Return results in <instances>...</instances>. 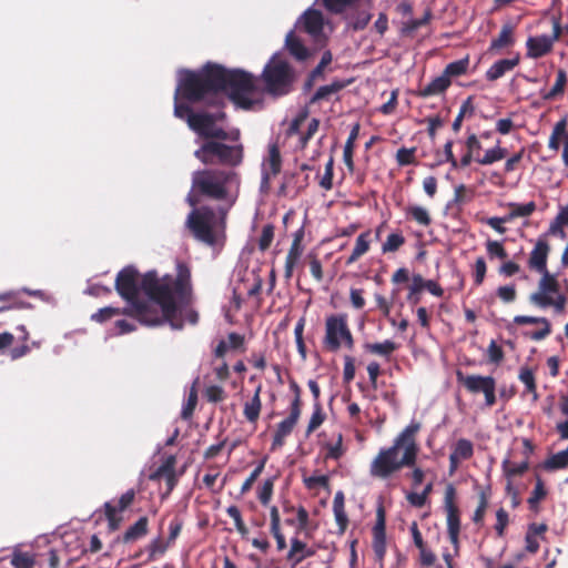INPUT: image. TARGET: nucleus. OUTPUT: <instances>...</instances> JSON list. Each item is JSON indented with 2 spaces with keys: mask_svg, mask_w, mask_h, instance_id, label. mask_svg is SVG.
I'll use <instances>...</instances> for the list:
<instances>
[{
  "mask_svg": "<svg viewBox=\"0 0 568 568\" xmlns=\"http://www.w3.org/2000/svg\"><path fill=\"white\" fill-rule=\"evenodd\" d=\"M348 81L335 80L327 85L320 87L310 100V103H316L321 100H329L333 94L338 93L348 85Z\"/></svg>",
  "mask_w": 568,
  "mask_h": 568,
  "instance_id": "27",
  "label": "nucleus"
},
{
  "mask_svg": "<svg viewBox=\"0 0 568 568\" xmlns=\"http://www.w3.org/2000/svg\"><path fill=\"white\" fill-rule=\"evenodd\" d=\"M508 154L507 149L500 146V140L497 141L496 145L488 149L483 156H476L475 162L480 165H491L495 162L504 160Z\"/></svg>",
  "mask_w": 568,
  "mask_h": 568,
  "instance_id": "33",
  "label": "nucleus"
},
{
  "mask_svg": "<svg viewBox=\"0 0 568 568\" xmlns=\"http://www.w3.org/2000/svg\"><path fill=\"white\" fill-rule=\"evenodd\" d=\"M469 67V57L448 63L443 73L452 81V78L460 77L467 73Z\"/></svg>",
  "mask_w": 568,
  "mask_h": 568,
  "instance_id": "40",
  "label": "nucleus"
},
{
  "mask_svg": "<svg viewBox=\"0 0 568 568\" xmlns=\"http://www.w3.org/2000/svg\"><path fill=\"white\" fill-rule=\"evenodd\" d=\"M17 329L21 333L17 339L20 343L19 346L9 349V355L12 361L19 359L30 353L31 346L28 344L30 338L29 332L24 325H20Z\"/></svg>",
  "mask_w": 568,
  "mask_h": 568,
  "instance_id": "30",
  "label": "nucleus"
},
{
  "mask_svg": "<svg viewBox=\"0 0 568 568\" xmlns=\"http://www.w3.org/2000/svg\"><path fill=\"white\" fill-rule=\"evenodd\" d=\"M424 290L423 286V276L420 274H414L412 278V284L409 286V293L407 295V301L412 305H416L420 302V293Z\"/></svg>",
  "mask_w": 568,
  "mask_h": 568,
  "instance_id": "50",
  "label": "nucleus"
},
{
  "mask_svg": "<svg viewBox=\"0 0 568 568\" xmlns=\"http://www.w3.org/2000/svg\"><path fill=\"white\" fill-rule=\"evenodd\" d=\"M314 551L307 549L304 541L293 538L291 540V549L287 554V559L292 560L295 565L302 562L306 557H310Z\"/></svg>",
  "mask_w": 568,
  "mask_h": 568,
  "instance_id": "35",
  "label": "nucleus"
},
{
  "mask_svg": "<svg viewBox=\"0 0 568 568\" xmlns=\"http://www.w3.org/2000/svg\"><path fill=\"white\" fill-rule=\"evenodd\" d=\"M444 509L447 530H460V510L456 503V488L452 484L447 485L445 489Z\"/></svg>",
  "mask_w": 568,
  "mask_h": 568,
  "instance_id": "18",
  "label": "nucleus"
},
{
  "mask_svg": "<svg viewBox=\"0 0 568 568\" xmlns=\"http://www.w3.org/2000/svg\"><path fill=\"white\" fill-rule=\"evenodd\" d=\"M420 423L416 420H412L409 425H407L400 434L394 439L393 447L399 452V449H404V464H414L416 463L418 445L416 443V435L420 430Z\"/></svg>",
  "mask_w": 568,
  "mask_h": 568,
  "instance_id": "13",
  "label": "nucleus"
},
{
  "mask_svg": "<svg viewBox=\"0 0 568 568\" xmlns=\"http://www.w3.org/2000/svg\"><path fill=\"white\" fill-rule=\"evenodd\" d=\"M141 288L149 297L145 305H140L143 325L169 324L174 331L183 329V310L193 302L191 270L185 263L176 264L175 275L160 277L156 271L146 272L142 275Z\"/></svg>",
  "mask_w": 568,
  "mask_h": 568,
  "instance_id": "2",
  "label": "nucleus"
},
{
  "mask_svg": "<svg viewBox=\"0 0 568 568\" xmlns=\"http://www.w3.org/2000/svg\"><path fill=\"white\" fill-rule=\"evenodd\" d=\"M139 271L133 265L123 267L115 277L114 287L116 293L128 303V306L145 305L146 301L139 298L141 288Z\"/></svg>",
  "mask_w": 568,
  "mask_h": 568,
  "instance_id": "10",
  "label": "nucleus"
},
{
  "mask_svg": "<svg viewBox=\"0 0 568 568\" xmlns=\"http://www.w3.org/2000/svg\"><path fill=\"white\" fill-rule=\"evenodd\" d=\"M215 221V211L211 206L204 205L193 209L189 213L186 226L196 240L207 245H214L216 243L214 233Z\"/></svg>",
  "mask_w": 568,
  "mask_h": 568,
  "instance_id": "8",
  "label": "nucleus"
},
{
  "mask_svg": "<svg viewBox=\"0 0 568 568\" xmlns=\"http://www.w3.org/2000/svg\"><path fill=\"white\" fill-rule=\"evenodd\" d=\"M170 547L171 544H169L168 540H164L161 536L154 538L146 546V551L149 554L148 559L150 561L158 559L163 556Z\"/></svg>",
  "mask_w": 568,
  "mask_h": 568,
  "instance_id": "39",
  "label": "nucleus"
},
{
  "mask_svg": "<svg viewBox=\"0 0 568 568\" xmlns=\"http://www.w3.org/2000/svg\"><path fill=\"white\" fill-rule=\"evenodd\" d=\"M274 239V225L266 224L262 229V234L258 239V250L265 252L271 246Z\"/></svg>",
  "mask_w": 568,
  "mask_h": 568,
  "instance_id": "59",
  "label": "nucleus"
},
{
  "mask_svg": "<svg viewBox=\"0 0 568 568\" xmlns=\"http://www.w3.org/2000/svg\"><path fill=\"white\" fill-rule=\"evenodd\" d=\"M226 514L234 520L235 528L237 532L245 537L248 534V529L243 521L241 511L237 506L232 505L226 508Z\"/></svg>",
  "mask_w": 568,
  "mask_h": 568,
  "instance_id": "55",
  "label": "nucleus"
},
{
  "mask_svg": "<svg viewBox=\"0 0 568 568\" xmlns=\"http://www.w3.org/2000/svg\"><path fill=\"white\" fill-rule=\"evenodd\" d=\"M282 170V156L276 143L268 145L267 156L262 163V187L268 189L271 179L278 175Z\"/></svg>",
  "mask_w": 568,
  "mask_h": 568,
  "instance_id": "15",
  "label": "nucleus"
},
{
  "mask_svg": "<svg viewBox=\"0 0 568 568\" xmlns=\"http://www.w3.org/2000/svg\"><path fill=\"white\" fill-rule=\"evenodd\" d=\"M450 454L460 460H468L474 455V445L469 439L460 438L455 443Z\"/></svg>",
  "mask_w": 568,
  "mask_h": 568,
  "instance_id": "41",
  "label": "nucleus"
},
{
  "mask_svg": "<svg viewBox=\"0 0 568 568\" xmlns=\"http://www.w3.org/2000/svg\"><path fill=\"white\" fill-rule=\"evenodd\" d=\"M514 42V27L510 23H505L501 27L499 36L491 41L489 51H497L503 48L510 47Z\"/></svg>",
  "mask_w": 568,
  "mask_h": 568,
  "instance_id": "32",
  "label": "nucleus"
},
{
  "mask_svg": "<svg viewBox=\"0 0 568 568\" xmlns=\"http://www.w3.org/2000/svg\"><path fill=\"white\" fill-rule=\"evenodd\" d=\"M333 513L335 521L338 526L337 534L344 535L348 527V516L345 510V497L343 491H337L333 499Z\"/></svg>",
  "mask_w": 568,
  "mask_h": 568,
  "instance_id": "24",
  "label": "nucleus"
},
{
  "mask_svg": "<svg viewBox=\"0 0 568 568\" xmlns=\"http://www.w3.org/2000/svg\"><path fill=\"white\" fill-rule=\"evenodd\" d=\"M175 464L176 459L171 455L150 475L151 480H165L168 488L166 494H170L178 483Z\"/></svg>",
  "mask_w": 568,
  "mask_h": 568,
  "instance_id": "19",
  "label": "nucleus"
},
{
  "mask_svg": "<svg viewBox=\"0 0 568 568\" xmlns=\"http://www.w3.org/2000/svg\"><path fill=\"white\" fill-rule=\"evenodd\" d=\"M302 414V409H298L297 400L291 403L290 415L283 419L278 425L273 436L272 449L282 447L285 438L292 433L295 425L297 424Z\"/></svg>",
  "mask_w": 568,
  "mask_h": 568,
  "instance_id": "16",
  "label": "nucleus"
},
{
  "mask_svg": "<svg viewBox=\"0 0 568 568\" xmlns=\"http://www.w3.org/2000/svg\"><path fill=\"white\" fill-rule=\"evenodd\" d=\"M364 348L371 354L388 357L397 349V344L385 339L382 343H367Z\"/></svg>",
  "mask_w": 568,
  "mask_h": 568,
  "instance_id": "36",
  "label": "nucleus"
},
{
  "mask_svg": "<svg viewBox=\"0 0 568 568\" xmlns=\"http://www.w3.org/2000/svg\"><path fill=\"white\" fill-rule=\"evenodd\" d=\"M372 532L375 560L383 566L386 555V513L382 504L376 509V523Z\"/></svg>",
  "mask_w": 568,
  "mask_h": 568,
  "instance_id": "14",
  "label": "nucleus"
},
{
  "mask_svg": "<svg viewBox=\"0 0 568 568\" xmlns=\"http://www.w3.org/2000/svg\"><path fill=\"white\" fill-rule=\"evenodd\" d=\"M274 489V478H267L264 480L261 489L258 490L257 497L263 506H267L272 499Z\"/></svg>",
  "mask_w": 568,
  "mask_h": 568,
  "instance_id": "61",
  "label": "nucleus"
},
{
  "mask_svg": "<svg viewBox=\"0 0 568 568\" xmlns=\"http://www.w3.org/2000/svg\"><path fill=\"white\" fill-rule=\"evenodd\" d=\"M547 490L545 488L544 481L539 476L536 477L535 488L528 498V504L531 509H535L537 505L546 497Z\"/></svg>",
  "mask_w": 568,
  "mask_h": 568,
  "instance_id": "54",
  "label": "nucleus"
},
{
  "mask_svg": "<svg viewBox=\"0 0 568 568\" xmlns=\"http://www.w3.org/2000/svg\"><path fill=\"white\" fill-rule=\"evenodd\" d=\"M416 148H400L396 152V161L399 166L416 164Z\"/></svg>",
  "mask_w": 568,
  "mask_h": 568,
  "instance_id": "56",
  "label": "nucleus"
},
{
  "mask_svg": "<svg viewBox=\"0 0 568 568\" xmlns=\"http://www.w3.org/2000/svg\"><path fill=\"white\" fill-rule=\"evenodd\" d=\"M262 409L261 397L253 396L250 402L244 404L243 415L250 423H256Z\"/></svg>",
  "mask_w": 568,
  "mask_h": 568,
  "instance_id": "46",
  "label": "nucleus"
},
{
  "mask_svg": "<svg viewBox=\"0 0 568 568\" xmlns=\"http://www.w3.org/2000/svg\"><path fill=\"white\" fill-rule=\"evenodd\" d=\"M405 244V237L400 231L390 233L382 245L384 254L397 252Z\"/></svg>",
  "mask_w": 568,
  "mask_h": 568,
  "instance_id": "47",
  "label": "nucleus"
},
{
  "mask_svg": "<svg viewBox=\"0 0 568 568\" xmlns=\"http://www.w3.org/2000/svg\"><path fill=\"white\" fill-rule=\"evenodd\" d=\"M216 112L200 111V114L193 115L190 129L202 139L225 140L227 131L216 126V122H223L226 119L224 108H216Z\"/></svg>",
  "mask_w": 568,
  "mask_h": 568,
  "instance_id": "9",
  "label": "nucleus"
},
{
  "mask_svg": "<svg viewBox=\"0 0 568 568\" xmlns=\"http://www.w3.org/2000/svg\"><path fill=\"white\" fill-rule=\"evenodd\" d=\"M204 397L210 403H220L226 398V393L222 386L210 385L204 389Z\"/></svg>",
  "mask_w": 568,
  "mask_h": 568,
  "instance_id": "57",
  "label": "nucleus"
},
{
  "mask_svg": "<svg viewBox=\"0 0 568 568\" xmlns=\"http://www.w3.org/2000/svg\"><path fill=\"white\" fill-rule=\"evenodd\" d=\"M541 277L538 282V291L534 292L529 296L530 303L540 307H554L557 314H561L565 311L567 304V296L560 293V285L558 280L549 271L538 272Z\"/></svg>",
  "mask_w": 568,
  "mask_h": 568,
  "instance_id": "7",
  "label": "nucleus"
},
{
  "mask_svg": "<svg viewBox=\"0 0 568 568\" xmlns=\"http://www.w3.org/2000/svg\"><path fill=\"white\" fill-rule=\"evenodd\" d=\"M323 447L326 450L325 459L338 460L342 458V456L345 454L342 433L336 435V440L334 443H325Z\"/></svg>",
  "mask_w": 568,
  "mask_h": 568,
  "instance_id": "45",
  "label": "nucleus"
},
{
  "mask_svg": "<svg viewBox=\"0 0 568 568\" xmlns=\"http://www.w3.org/2000/svg\"><path fill=\"white\" fill-rule=\"evenodd\" d=\"M223 94L243 110H251L260 101L256 78L252 73L214 62H206L196 71L184 70L176 87V98L211 108L225 106Z\"/></svg>",
  "mask_w": 568,
  "mask_h": 568,
  "instance_id": "1",
  "label": "nucleus"
},
{
  "mask_svg": "<svg viewBox=\"0 0 568 568\" xmlns=\"http://www.w3.org/2000/svg\"><path fill=\"white\" fill-rule=\"evenodd\" d=\"M521 383H524L526 387V393H529L532 395L534 402L538 399V393H537V385L535 379V374L531 368L528 366H524L519 371V376Z\"/></svg>",
  "mask_w": 568,
  "mask_h": 568,
  "instance_id": "38",
  "label": "nucleus"
},
{
  "mask_svg": "<svg viewBox=\"0 0 568 568\" xmlns=\"http://www.w3.org/2000/svg\"><path fill=\"white\" fill-rule=\"evenodd\" d=\"M514 323L517 325L540 324L542 326L540 329L525 333V336L532 341H542L551 334V324L546 317L516 315L514 317Z\"/></svg>",
  "mask_w": 568,
  "mask_h": 568,
  "instance_id": "21",
  "label": "nucleus"
},
{
  "mask_svg": "<svg viewBox=\"0 0 568 568\" xmlns=\"http://www.w3.org/2000/svg\"><path fill=\"white\" fill-rule=\"evenodd\" d=\"M529 468V463L527 459L521 463H513L509 459H505L503 462V470L507 477H516L526 473Z\"/></svg>",
  "mask_w": 568,
  "mask_h": 568,
  "instance_id": "48",
  "label": "nucleus"
},
{
  "mask_svg": "<svg viewBox=\"0 0 568 568\" xmlns=\"http://www.w3.org/2000/svg\"><path fill=\"white\" fill-rule=\"evenodd\" d=\"M261 79L268 93L285 95L292 90L295 72L286 60L274 54L265 64Z\"/></svg>",
  "mask_w": 568,
  "mask_h": 568,
  "instance_id": "5",
  "label": "nucleus"
},
{
  "mask_svg": "<svg viewBox=\"0 0 568 568\" xmlns=\"http://www.w3.org/2000/svg\"><path fill=\"white\" fill-rule=\"evenodd\" d=\"M452 81L442 73L439 77L433 79L427 85L419 90L418 95L422 98H428L444 93L449 87Z\"/></svg>",
  "mask_w": 568,
  "mask_h": 568,
  "instance_id": "29",
  "label": "nucleus"
},
{
  "mask_svg": "<svg viewBox=\"0 0 568 568\" xmlns=\"http://www.w3.org/2000/svg\"><path fill=\"white\" fill-rule=\"evenodd\" d=\"M184 521L180 516H175L169 525V536H168V542L171 544V546L175 542L176 538L180 536L182 528H183Z\"/></svg>",
  "mask_w": 568,
  "mask_h": 568,
  "instance_id": "64",
  "label": "nucleus"
},
{
  "mask_svg": "<svg viewBox=\"0 0 568 568\" xmlns=\"http://www.w3.org/2000/svg\"><path fill=\"white\" fill-rule=\"evenodd\" d=\"M550 252L549 243L544 239L539 237L530 252L528 258V267L532 271L542 272L547 271V261Z\"/></svg>",
  "mask_w": 568,
  "mask_h": 568,
  "instance_id": "20",
  "label": "nucleus"
},
{
  "mask_svg": "<svg viewBox=\"0 0 568 568\" xmlns=\"http://www.w3.org/2000/svg\"><path fill=\"white\" fill-rule=\"evenodd\" d=\"M567 81H568V79H567L566 71L562 70V69H559L557 71V79H556V82H555L554 87L551 88V90L549 92H547L544 95V99L545 100H554L558 95L562 94L564 91H565V87L567 84Z\"/></svg>",
  "mask_w": 568,
  "mask_h": 568,
  "instance_id": "49",
  "label": "nucleus"
},
{
  "mask_svg": "<svg viewBox=\"0 0 568 568\" xmlns=\"http://www.w3.org/2000/svg\"><path fill=\"white\" fill-rule=\"evenodd\" d=\"M356 0H322L325 9L332 13H341Z\"/></svg>",
  "mask_w": 568,
  "mask_h": 568,
  "instance_id": "63",
  "label": "nucleus"
},
{
  "mask_svg": "<svg viewBox=\"0 0 568 568\" xmlns=\"http://www.w3.org/2000/svg\"><path fill=\"white\" fill-rule=\"evenodd\" d=\"M457 382L473 395L483 394L485 397V404L488 407H493L496 402V379L493 376L483 375H466L462 371L456 372Z\"/></svg>",
  "mask_w": 568,
  "mask_h": 568,
  "instance_id": "11",
  "label": "nucleus"
},
{
  "mask_svg": "<svg viewBox=\"0 0 568 568\" xmlns=\"http://www.w3.org/2000/svg\"><path fill=\"white\" fill-rule=\"evenodd\" d=\"M487 507H488V496L486 495L485 491H480L479 503H478V506L473 515L474 524L483 525Z\"/></svg>",
  "mask_w": 568,
  "mask_h": 568,
  "instance_id": "60",
  "label": "nucleus"
},
{
  "mask_svg": "<svg viewBox=\"0 0 568 568\" xmlns=\"http://www.w3.org/2000/svg\"><path fill=\"white\" fill-rule=\"evenodd\" d=\"M285 45L290 54L298 61H305L310 55L308 49L293 31L287 33L285 38Z\"/></svg>",
  "mask_w": 568,
  "mask_h": 568,
  "instance_id": "28",
  "label": "nucleus"
},
{
  "mask_svg": "<svg viewBox=\"0 0 568 568\" xmlns=\"http://www.w3.org/2000/svg\"><path fill=\"white\" fill-rule=\"evenodd\" d=\"M10 564L14 568H33L36 565V557L30 552L14 550L11 555Z\"/></svg>",
  "mask_w": 568,
  "mask_h": 568,
  "instance_id": "43",
  "label": "nucleus"
},
{
  "mask_svg": "<svg viewBox=\"0 0 568 568\" xmlns=\"http://www.w3.org/2000/svg\"><path fill=\"white\" fill-rule=\"evenodd\" d=\"M149 532V519L140 517L132 526H130L123 535L124 542L135 541L144 537Z\"/></svg>",
  "mask_w": 568,
  "mask_h": 568,
  "instance_id": "31",
  "label": "nucleus"
},
{
  "mask_svg": "<svg viewBox=\"0 0 568 568\" xmlns=\"http://www.w3.org/2000/svg\"><path fill=\"white\" fill-rule=\"evenodd\" d=\"M519 63V57L514 59H501L496 61L487 71L486 79L488 81H496L501 78L506 72L513 70Z\"/></svg>",
  "mask_w": 568,
  "mask_h": 568,
  "instance_id": "25",
  "label": "nucleus"
},
{
  "mask_svg": "<svg viewBox=\"0 0 568 568\" xmlns=\"http://www.w3.org/2000/svg\"><path fill=\"white\" fill-rule=\"evenodd\" d=\"M324 348L336 353L342 347L349 351L354 348L355 339L348 325L346 313L331 314L325 320Z\"/></svg>",
  "mask_w": 568,
  "mask_h": 568,
  "instance_id": "6",
  "label": "nucleus"
},
{
  "mask_svg": "<svg viewBox=\"0 0 568 568\" xmlns=\"http://www.w3.org/2000/svg\"><path fill=\"white\" fill-rule=\"evenodd\" d=\"M141 311V306L139 305L126 306L123 308L105 306L100 308L98 312L93 313L91 315V320L97 323H104L115 316L126 315L129 317L136 320L140 324L143 325V315Z\"/></svg>",
  "mask_w": 568,
  "mask_h": 568,
  "instance_id": "17",
  "label": "nucleus"
},
{
  "mask_svg": "<svg viewBox=\"0 0 568 568\" xmlns=\"http://www.w3.org/2000/svg\"><path fill=\"white\" fill-rule=\"evenodd\" d=\"M372 242V232L365 231L361 233L355 242V246L351 253V255L346 260V265H351L357 262L364 254L369 251Z\"/></svg>",
  "mask_w": 568,
  "mask_h": 568,
  "instance_id": "26",
  "label": "nucleus"
},
{
  "mask_svg": "<svg viewBox=\"0 0 568 568\" xmlns=\"http://www.w3.org/2000/svg\"><path fill=\"white\" fill-rule=\"evenodd\" d=\"M103 507H104V514H105V518L108 520L110 530L119 529L122 518L116 515V513H118L116 507L113 506L109 501L105 503Z\"/></svg>",
  "mask_w": 568,
  "mask_h": 568,
  "instance_id": "58",
  "label": "nucleus"
},
{
  "mask_svg": "<svg viewBox=\"0 0 568 568\" xmlns=\"http://www.w3.org/2000/svg\"><path fill=\"white\" fill-rule=\"evenodd\" d=\"M354 148H355V141L347 138L346 143L344 145L343 161H344L349 173H354V171H355V164H354V160H353Z\"/></svg>",
  "mask_w": 568,
  "mask_h": 568,
  "instance_id": "62",
  "label": "nucleus"
},
{
  "mask_svg": "<svg viewBox=\"0 0 568 568\" xmlns=\"http://www.w3.org/2000/svg\"><path fill=\"white\" fill-rule=\"evenodd\" d=\"M241 185L240 174L233 170L203 169L192 174V190L205 199L230 201L234 204Z\"/></svg>",
  "mask_w": 568,
  "mask_h": 568,
  "instance_id": "3",
  "label": "nucleus"
},
{
  "mask_svg": "<svg viewBox=\"0 0 568 568\" xmlns=\"http://www.w3.org/2000/svg\"><path fill=\"white\" fill-rule=\"evenodd\" d=\"M324 420L325 414L323 413L321 403H314V412L307 425L306 436L315 432L324 423Z\"/></svg>",
  "mask_w": 568,
  "mask_h": 568,
  "instance_id": "53",
  "label": "nucleus"
},
{
  "mask_svg": "<svg viewBox=\"0 0 568 568\" xmlns=\"http://www.w3.org/2000/svg\"><path fill=\"white\" fill-rule=\"evenodd\" d=\"M508 206L510 207V212L507 216L510 222L516 217L530 216L536 211V203L534 201L525 204L509 203Z\"/></svg>",
  "mask_w": 568,
  "mask_h": 568,
  "instance_id": "42",
  "label": "nucleus"
},
{
  "mask_svg": "<svg viewBox=\"0 0 568 568\" xmlns=\"http://www.w3.org/2000/svg\"><path fill=\"white\" fill-rule=\"evenodd\" d=\"M180 99L184 100V98H182V97L176 98V92H175L174 93V100H175L174 115L179 119L185 120L187 125L190 126V123H191L190 121H191L192 116L200 114V111H197V112L193 111V109L187 103L179 102ZM185 101L187 102L186 99H185ZM189 103H191V102L189 101Z\"/></svg>",
  "mask_w": 568,
  "mask_h": 568,
  "instance_id": "44",
  "label": "nucleus"
},
{
  "mask_svg": "<svg viewBox=\"0 0 568 568\" xmlns=\"http://www.w3.org/2000/svg\"><path fill=\"white\" fill-rule=\"evenodd\" d=\"M527 53L530 59H539L552 51L554 44L548 39V36L529 37L526 41Z\"/></svg>",
  "mask_w": 568,
  "mask_h": 568,
  "instance_id": "22",
  "label": "nucleus"
},
{
  "mask_svg": "<svg viewBox=\"0 0 568 568\" xmlns=\"http://www.w3.org/2000/svg\"><path fill=\"white\" fill-rule=\"evenodd\" d=\"M407 215L410 216L422 226H428L432 223L428 211L418 205H412L407 207Z\"/></svg>",
  "mask_w": 568,
  "mask_h": 568,
  "instance_id": "51",
  "label": "nucleus"
},
{
  "mask_svg": "<svg viewBox=\"0 0 568 568\" xmlns=\"http://www.w3.org/2000/svg\"><path fill=\"white\" fill-rule=\"evenodd\" d=\"M201 146L194 151V156L205 165H222L237 168L244 160L242 143L226 144L225 140L203 139Z\"/></svg>",
  "mask_w": 568,
  "mask_h": 568,
  "instance_id": "4",
  "label": "nucleus"
},
{
  "mask_svg": "<svg viewBox=\"0 0 568 568\" xmlns=\"http://www.w3.org/2000/svg\"><path fill=\"white\" fill-rule=\"evenodd\" d=\"M303 29L312 37H317L322 33L324 27V18L320 10L307 9L303 17Z\"/></svg>",
  "mask_w": 568,
  "mask_h": 568,
  "instance_id": "23",
  "label": "nucleus"
},
{
  "mask_svg": "<svg viewBox=\"0 0 568 568\" xmlns=\"http://www.w3.org/2000/svg\"><path fill=\"white\" fill-rule=\"evenodd\" d=\"M565 226L568 227V204L561 207L557 216L551 221L547 234L565 239Z\"/></svg>",
  "mask_w": 568,
  "mask_h": 568,
  "instance_id": "34",
  "label": "nucleus"
},
{
  "mask_svg": "<svg viewBox=\"0 0 568 568\" xmlns=\"http://www.w3.org/2000/svg\"><path fill=\"white\" fill-rule=\"evenodd\" d=\"M568 466V447L564 450H560L554 455H551L549 458H547L542 467L546 470H557L562 469Z\"/></svg>",
  "mask_w": 568,
  "mask_h": 568,
  "instance_id": "37",
  "label": "nucleus"
},
{
  "mask_svg": "<svg viewBox=\"0 0 568 568\" xmlns=\"http://www.w3.org/2000/svg\"><path fill=\"white\" fill-rule=\"evenodd\" d=\"M398 453L393 446L382 448L371 464V475L385 479L405 466H414V464H404V456L399 459Z\"/></svg>",
  "mask_w": 568,
  "mask_h": 568,
  "instance_id": "12",
  "label": "nucleus"
},
{
  "mask_svg": "<svg viewBox=\"0 0 568 568\" xmlns=\"http://www.w3.org/2000/svg\"><path fill=\"white\" fill-rule=\"evenodd\" d=\"M303 230H298L295 234H294V239H293V242L291 244V247L288 250V253L286 255V258L287 261H292V262H295L297 263L302 253H303V247H302V240H303Z\"/></svg>",
  "mask_w": 568,
  "mask_h": 568,
  "instance_id": "52",
  "label": "nucleus"
}]
</instances>
